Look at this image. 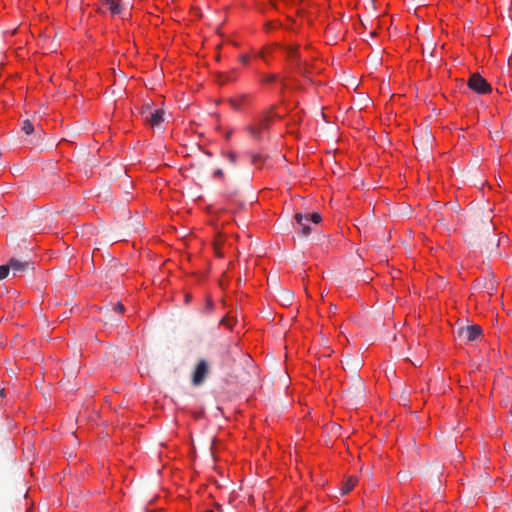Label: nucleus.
Returning <instances> with one entry per match:
<instances>
[{"label": "nucleus", "instance_id": "21", "mask_svg": "<svg viewBox=\"0 0 512 512\" xmlns=\"http://www.w3.org/2000/svg\"><path fill=\"white\" fill-rule=\"evenodd\" d=\"M221 324L227 326L228 328H231L232 327V319L229 317H224L221 320Z\"/></svg>", "mask_w": 512, "mask_h": 512}, {"label": "nucleus", "instance_id": "12", "mask_svg": "<svg viewBox=\"0 0 512 512\" xmlns=\"http://www.w3.org/2000/svg\"><path fill=\"white\" fill-rule=\"evenodd\" d=\"M246 99L245 96H240L239 98L230 99V103L234 109H240L241 103Z\"/></svg>", "mask_w": 512, "mask_h": 512}, {"label": "nucleus", "instance_id": "18", "mask_svg": "<svg viewBox=\"0 0 512 512\" xmlns=\"http://www.w3.org/2000/svg\"><path fill=\"white\" fill-rule=\"evenodd\" d=\"M251 160L254 164H258L263 162V157L261 154H253L251 155Z\"/></svg>", "mask_w": 512, "mask_h": 512}, {"label": "nucleus", "instance_id": "7", "mask_svg": "<svg viewBox=\"0 0 512 512\" xmlns=\"http://www.w3.org/2000/svg\"><path fill=\"white\" fill-rule=\"evenodd\" d=\"M295 220L297 224L300 226V233L302 234V236H309L312 232V226L310 225L309 216L304 215L302 213H297L295 215Z\"/></svg>", "mask_w": 512, "mask_h": 512}, {"label": "nucleus", "instance_id": "10", "mask_svg": "<svg viewBox=\"0 0 512 512\" xmlns=\"http://www.w3.org/2000/svg\"><path fill=\"white\" fill-rule=\"evenodd\" d=\"M357 479L355 477H349L347 481L342 485L341 494H348L356 485Z\"/></svg>", "mask_w": 512, "mask_h": 512}, {"label": "nucleus", "instance_id": "27", "mask_svg": "<svg viewBox=\"0 0 512 512\" xmlns=\"http://www.w3.org/2000/svg\"><path fill=\"white\" fill-rule=\"evenodd\" d=\"M204 512H214L213 510H205Z\"/></svg>", "mask_w": 512, "mask_h": 512}, {"label": "nucleus", "instance_id": "6", "mask_svg": "<svg viewBox=\"0 0 512 512\" xmlns=\"http://www.w3.org/2000/svg\"><path fill=\"white\" fill-rule=\"evenodd\" d=\"M124 8L125 5L121 0H104L101 5L102 12H104L105 9L113 16L121 14Z\"/></svg>", "mask_w": 512, "mask_h": 512}, {"label": "nucleus", "instance_id": "5", "mask_svg": "<svg viewBox=\"0 0 512 512\" xmlns=\"http://www.w3.org/2000/svg\"><path fill=\"white\" fill-rule=\"evenodd\" d=\"M143 116L145 121L148 122L151 127H156L164 121V112L160 109L151 110L147 107L146 110L143 111Z\"/></svg>", "mask_w": 512, "mask_h": 512}, {"label": "nucleus", "instance_id": "14", "mask_svg": "<svg viewBox=\"0 0 512 512\" xmlns=\"http://www.w3.org/2000/svg\"><path fill=\"white\" fill-rule=\"evenodd\" d=\"M10 268L9 265H0V280L6 278L9 274Z\"/></svg>", "mask_w": 512, "mask_h": 512}, {"label": "nucleus", "instance_id": "9", "mask_svg": "<svg viewBox=\"0 0 512 512\" xmlns=\"http://www.w3.org/2000/svg\"><path fill=\"white\" fill-rule=\"evenodd\" d=\"M236 73H237L236 69L231 70L229 73H219L217 75L218 82L220 84L232 82L236 79Z\"/></svg>", "mask_w": 512, "mask_h": 512}, {"label": "nucleus", "instance_id": "22", "mask_svg": "<svg viewBox=\"0 0 512 512\" xmlns=\"http://www.w3.org/2000/svg\"><path fill=\"white\" fill-rule=\"evenodd\" d=\"M275 79H276V75L270 74V75L265 76L263 81L264 82H273V81H275Z\"/></svg>", "mask_w": 512, "mask_h": 512}, {"label": "nucleus", "instance_id": "17", "mask_svg": "<svg viewBox=\"0 0 512 512\" xmlns=\"http://www.w3.org/2000/svg\"><path fill=\"white\" fill-rule=\"evenodd\" d=\"M481 222L487 227V230L490 229L492 226L491 224V218L489 214H486L483 219H481Z\"/></svg>", "mask_w": 512, "mask_h": 512}, {"label": "nucleus", "instance_id": "28", "mask_svg": "<svg viewBox=\"0 0 512 512\" xmlns=\"http://www.w3.org/2000/svg\"><path fill=\"white\" fill-rule=\"evenodd\" d=\"M0 395H2V390L0 391Z\"/></svg>", "mask_w": 512, "mask_h": 512}, {"label": "nucleus", "instance_id": "4", "mask_svg": "<svg viewBox=\"0 0 512 512\" xmlns=\"http://www.w3.org/2000/svg\"><path fill=\"white\" fill-rule=\"evenodd\" d=\"M9 268L12 271L13 275H23L29 270L33 269V263L25 260H19L15 258H11L8 262Z\"/></svg>", "mask_w": 512, "mask_h": 512}, {"label": "nucleus", "instance_id": "2", "mask_svg": "<svg viewBox=\"0 0 512 512\" xmlns=\"http://www.w3.org/2000/svg\"><path fill=\"white\" fill-rule=\"evenodd\" d=\"M468 87L478 94L491 92V85L478 73H474L468 80Z\"/></svg>", "mask_w": 512, "mask_h": 512}, {"label": "nucleus", "instance_id": "1", "mask_svg": "<svg viewBox=\"0 0 512 512\" xmlns=\"http://www.w3.org/2000/svg\"><path fill=\"white\" fill-rule=\"evenodd\" d=\"M457 337L465 342H472L482 334V328L479 325L461 326L456 330Z\"/></svg>", "mask_w": 512, "mask_h": 512}, {"label": "nucleus", "instance_id": "23", "mask_svg": "<svg viewBox=\"0 0 512 512\" xmlns=\"http://www.w3.org/2000/svg\"><path fill=\"white\" fill-rule=\"evenodd\" d=\"M228 157L231 163L236 162V155L234 153H230Z\"/></svg>", "mask_w": 512, "mask_h": 512}, {"label": "nucleus", "instance_id": "20", "mask_svg": "<svg viewBox=\"0 0 512 512\" xmlns=\"http://www.w3.org/2000/svg\"><path fill=\"white\" fill-rule=\"evenodd\" d=\"M124 310H125V308L122 303H116L113 305V311H115L117 313H123Z\"/></svg>", "mask_w": 512, "mask_h": 512}, {"label": "nucleus", "instance_id": "8", "mask_svg": "<svg viewBox=\"0 0 512 512\" xmlns=\"http://www.w3.org/2000/svg\"><path fill=\"white\" fill-rule=\"evenodd\" d=\"M285 51L287 53L289 61L293 65H295L298 68H300L301 67V61H300L301 56H300V54L298 52V46H287L285 48Z\"/></svg>", "mask_w": 512, "mask_h": 512}, {"label": "nucleus", "instance_id": "16", "mask_svg": "<svg viewBox=\"0 0 512 512\" xmlns=\"http://www.w3.org/2000/svg\"><path fill=\"white\" fill-rule=\"evenodd\" d=\"M309 216V219H310V222L314 223V224H319L320 221H321V215L319 213H312Z\"/></svg>", "mask_w": 512, "mask_h": 512}, {"label": "nucleus", "instance_id": "15", "mask_svg": "<svg viewBox=\"0 0 512 512\" xmlns=\"http://www.w3.org/2000/svg\"><path fill=\"white\" fill-rule=\"evenodd\" d=\"M248 132L251 136H253L254 138H258L259 137V134H260V130L258 129V127L256 125H253V126H249L248 128Z\"/></svg>", "mask_w": 512, "mask_h": 512}, {"label": "nucleus", "instance_id": "25", "mask_svg": "<svg viewBox=\"0 0 512 512\" xmlns=\"http://www.w3.org/2000/svg\"><path fill=\"white\" fill-rule=\"evenodd\" d=\"M214 176L215 177H221L223 176V171L221 169H217L215 172H214Z\"/></svg>", "mask_w": 512, "mask_h": 512}, {"label": "nucleus", "instance_id": "19", "mask_svg": "<svg viewBox=\"0 0 512 512\" xmlns=\"http://www.w3.org/2000/svg\"><path fill=\"white\" fill-rule=\"evenodd\" d=\"M282 297L285 302H291L293 294L290 291H284Z\"/></svg>", "mask_w": 512, "mask_h": 512}, {"label": "nucleus", "instance_id": "3", "mask_svg": "<svg viewBox=\"0 0 512 512\" xmlns=\"http://www.w3.org/2000/svg\"><path fill=\"white\" fill-rule=\"evenodd\" d=\"M208 373H209V365H208L207 361L204 359L199 360V362L197 363V365L193 371V375H192L193 385H195V386L201 385L205 381Z\"/></svg>", "mask_w": 512, "mask_h": 512}, {"label": "nucleus", "instance_id": "24", "mask_svg": "<svg viewBox=\"0 0 512 512\" xmlns=\"http://www.w3.org/2000/svg\"><path fill=\"white\" fill-rule=\"evenodd\" d=\"M239 60L242 62V63H247L248 61V56L247 55H241L239 57Z\"/></svg>", "mask_w": 512, "mask_h": 512}, {"label": "nucleus", "instance_id": "13", "mask_svg": "<svg viewBox=\"0 0 512 512\" xmlns=\"http://www.w3.org/2000/svg\"><path fill=\"white\" fill-rule=\"evenodd\" d=\"M269 120H270V118L268 116H264L261 119H259V121L256 124V126L258 127V129L260 131H262V130L267 128Z\"/></svg>", "mask_w": 512, "mask_h": 512}, {"label": "nucleus", "instance_id": "26", "mask_svg": "<svg viewBox=\"0 0 512 512\" xmlns=\"http://www.w3.org/2000/svg\"><path fill=\"white\" fill-rule=\"evenodd\" d=\"M477 224H478V219L476 218L475 222H474V225L477 226Z\"/></svg>", "mask_w": 512, "mask_h": 512}, {"label": "nucleus", "instance_id": "11", "mask_svg": "<svg viewBox=\"0 0 512 512\" xmlns=\"http://www.w3.org/2000/svg\"><path fill=\"white\" fill-rule=\"evenodd\" d=\"M22 130L25 132V134L30 135L34 131V126L30 122V120L26 119L23 121L22 124Z\"/></svg>", "mask_w": 512, "mask_h": 512}]
</instances>
